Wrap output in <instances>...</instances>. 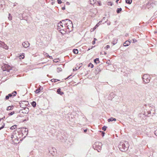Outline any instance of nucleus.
<instances>
[{"instance_id":"nucleus-57","label":"nucleus","mask_w":157,"mask_h":157,"mask_svg":"<svg viewBox=\"0 0 157 157\" xmlns=\"http://www.w3.org/2000/svg\"><path fill=\"white\" fill-rule=\"evenodd\" d=\"M70 77V76H68L66 79H68V78H69Z\"/></svg>"},{"instance_id":"nucleus-28","label":"nucleus","mask_w":157,"mask_h":157,"mask_svg":"<svg viewBox=\"0 0 157 157\" xmlns=\"http://www.w3.org/2000/svg\"><path fill=\"white\" fill-rule=\"evenodd\" d=\"M107 127L106 126H104L102 127V129L104 131H105L106 130Z\"/></svg>"},{"instance_id":"nucleus-18","label":"nucleus","mask_w":157,"mask_h":157,"mask_svg":"<svg viewBox=\"0 0 157 157\" xmlns=\"http://www.w3.org/2000/svg\"><path fill=\"white\" fill-rule=\"evenodd\" d=\"M31 104L32 106L33 107H35L36 106V102L35 101H33L31 103Z\"/></svg>"},{"instance_id":"nucleus-8","label":"nucleus","mask_w":157,"mask_h":157,"mask_svg":"<svg viewBox=\"0 0 157 157\" xmlns=\"http://www.w3.org/2000/svg\"><path fill=\"white\" fill-rule=\"evenodd\" d=\"M22 45L25 48H27L29 45V43L27 41H25L22 43Z\"/></svg>"},{"instance_id":"nucleus-23","label":"nucleus","mask_w":157,"mask_h":157,"mask_svg":"<svg viewBox=\"0 0 157 157\" xmlns=\"http://www.w3.org/2000/svg\"><path fill=\"white\" fill-rule=\"evenodd\" d=\"M121 10H122V9L121 8H117V13H119L121 11Z\"/></svg>"},{"instance_id":"nucleus-43","label":"nucleus","mask_w":157,"mask_h":157,"mask_svg":"<svg viewBox=\"0 0 157 157\" xmlns=\"http://www.w3.org/2000/svg\"><path fill=\"white\" fill-rule=\"evenodd\" d=\"M108 3H109V4H108V5H110L111 6H112V4L111 3V2H108Z\"/></svg>"},{"instance_id":"nucleus-7","label":"nucleus","mask_w":157,"mask_h":157,"mask_svg":"<svg viewBox=\"0 0 157 157\" xmlns=\"http://www.w3.org/2000/svg\"><path fill=\"white\" fill-rule=\"evenodd\" d=\"M0 47L6 49H8V47H7L6 44H5V43L1 41L0 40Z\"/></svg>"},{"instance_id":"nucleus-16","label":"nucleus","mask_w":157,"mask_h":157,"mask_svg":"<svg viewBox=\"0 0 157 157\" xmlns=\"http://www.w3.org/2000/svg\"><path fill=\"white\" fill-rule=\"evenodd\" d=\"M73 52L75 54H76L78 53V50L77 49H74Z\"/></svg>"},{"instance_id":"nucleus-10","label":"nucleus","mask_w":157,"mask_h":157,"mask_svg":"<svg viewBox=\"0 0 157 157\" xmlns=\"http://www.w3.org/2000/svg\"><path fill=\"white\" fill-rule=\"evenodd\" d=\"M130 44V42L129 40L126 41L123 44V45L124 46H127L129 45Z\"/></svg>"},{"instance_id":"nucleus-2","label":"nucleus","mask_w":157,"mask_h":157,"mask_svg":"<svg viewBox=\"0 0 157 157\" xmlns=\"http://www.w3.org/2000/svg\"><path fill=\"white\" fill-rule=\"evenodd\" d=\"M102 144L101 142H96L93 145V147L94 149L97 150L98 152H100L102 148Z\"/></svg>"},{"instance_id":"nucleus-34","label":"nucleus","mask_w":157,"mask_h":157,"mask_svg":"<svg viewBox=\"0 0 157 157\" xmlns=\"http://www.w3.org/2000/svg\"><path fill=\"white\" fill-rule=\"evenodd\" d=\"M100 132H102L101 135H102V136H104V135H105V133L104 132H103V131H100Z\"/></svg>"},{"instance_id":"nucleus-15","label":"nucleus","mask_w":157,"mask_h":157,"mask_svg":"<svg viewBox=\"0 0 157 157\" xmlns=\"http://www.w3.org/2000/svg\"><path fill=\"white\" fill-rule=\"evenodd\" d=\"M24 110H25V111H23V113H28L29 111V109L28 108H25V109H23Z\"/></svg>"},{"instance_id":"nucleus-32","label":"nucleus","mask_w":157,"mask_h":157,"mask_svg":"<svg viewBox=\"0 0 157 157\" xmlns=\"http://www.w3.org/2000/svg\"><path fill=\"white\" fill-rule=\"evenodd\" d=\"M101 22H102L101 21H99V23L96 24V26L97 27H98L99 25L100 24H101Z\"/></svg>"},{"instance_id":"nucleus-35","label":"nucleus","mask_w":157,"mask_h":157,"mask_svg":"<svg viewBox=\"0 0 157 157\" xmlns=\"http://www.w3.org/2000/svg\"><path fill=\"white\" fill-rule=\"evenodd\" d=\"M57 1L58 3L59 4L61 3L62 2L61 0H58Z\"/></svg>"},{"instance_id":"nucleus-12","label":"nucleus","mask_w":157,"mask_h":157,"mask_svg":"<svg viewBox=\"0 0 157 157\" xmlns=\"http://www.w3.org/2000/svg\"><path fill=\"white\" fill-rule=\"evenodd\" d=\"M117 40L116 39H113V40L112 41V43L113 45H114L117 43Z\"/></svg>"},{"instance_id":"nucleus-5","label":"nucleus","mask_w":157,"mask_h":157,"mask_svg":"<svg viewBox=\"0 0 157 157\" xmlns=\"http://www.w3.org/2000/svg\"><path fill=\"white\" fill-rule=\"evenodd\" d=\"M66 21H67V23H66V26L67 27V29H70V28H72L73 27V24L72 21L70 20H66Z\"/></svg>"},{"instance_id":"nucleus-33","label":"nucleus","mask_w":157,"mask_h":157,"mask_svg":"<svg viewBox=\"0 0 157 157\" xmlns=\"http://www.w3.org/2000/svg\"><path fill=\"white\" fill-rule=\"evenodd\" d=\"M56 79H53L51 80V81L52 82H55L57 81L56 80Z\"/></svg>"},{"instance_id":"nucleus-21","label":"nucleus","mask_w":157,"mask_h":157,"mask_svg":"<svg viewBox=\"0 0 157 157\" xmlns=\"http://www.w3.org/2000/svg\"><path fill=\"white\" fill-rule=\"evenodd\" d=\"M94 61L95 63H98L99 62V59L98 58H96L95 59Z\"/></svg>"},{"instance_id":"nucleus-62","label":"nucleus","mask_w":157,"mask_h":157,"mask_svg":"<svg viewBox=\"0 0 157 157\" xmlns=\"http://www.w3.org/2000/svg\"><path fill=\"white\" fill-rule=\"evenodd\" d=\"M10 13L9 14V15L10 16Z\"/></svg>"},{"instance_id":"nucleus-44","label":"nucleus","mask_w":157,"mask_h":157,"mask_svg":"<svg viewBox=\"0 0 157 157\" xmlns=\"http://www.w3.org/2000/svg\"><path fill=\"white\" fill-rule=\"evenodd\" d=\"M93 47H94L92 46V47H91L90 48H89L88 49L87 51H89V50H90L91 49H92Z\"/></svg>"},{"instance_id":"nucleus-63","label":"nucleus","mask_w":157,"mask_h":157,"mask_svg":"<svg viewBox=\"0 0 157 157\" xmlns=\"http://www.w3.org/2000/svg\"><path fill=\"white\" fill-rule=\"evenodd\" d=\"M7 71H8V70H7Z\"/></svg>"},{"instance_id":"nucleus-50","label":"nucleus","mask_w":157,"mask_h":157,"mask_svg":"<svg viewBox=\"0 0 157 157\" xmlns=\"http://www.w3.org/2000/svg\"><path fill=\"white\" fill-rule=\"evenodd\" d=\"M97 27L96 26V25L94 27V29H95Z\"/></svg>"},{"instance_id":"nucleus-4","label":"nucleus","mask_w":157,"mask_h":157,"mask_svg":"<svg viewBox=\"0 0 157 157\" xmlns=\"http://www.w3.org/2000/svg\"><path fill=\"white\" fill-rule=\"evenodd\" d=\"M150 76L147 74L144 75L142 77V79L145 83H148L150 81Z\"/></svg>"},{"instance_id":"nucleus-17","label":"nucleus","mask_w":157,"mask_h":157,"mask_svg":"<svg viewBox=\"0 0 157 157\" xmlns=\"http://www.w3.org/2000/svg\"><path fill=\"white\" fill-rule=\"evenodd\" d=\"M132 0H125V2L126 3L129 4H130L132 2Z\"/></svg>"},{"instance_id":"nucleus-42","label":"nucleus","mask_w":157,"mask_h":157,"mask_svg":"<svg viewBox=\"0 0 157 157\" xmlns=\"http://www.w3.org/2000/svg\"><path fill=\"white\" fill-rule=\"evenodd\" d=\"M92 44H94L95 43V40H93L92 42Z\"/></svg>"},{"instance_id":"nucleus-56","label":"nucleus","mask_w":157,"mask_h":157,"mask_svg":"<svg viewBox=\"0 0 157 157\" xmlns=\"http://www.w3.org/2000/svg\"><path fill=\"white\" fill-rule=\"evenodd\" d=\"M119 0H116V2L117 3Z\"/></svg>"},{"instance_id":"nucleus-47","label":"nucleus","mask_w":157,"mask_h":157,"mask_svg":"<svg viewBox=\"0 0 157 157\" xmlns=\"http://www.w3.org/2000/svg\"><path fill=\"white\" fill-rule=\"evenodd\" d=\"M8 18L10 20H11L12 19L11 17H8Z\"/></svg>"},{"instance_id":"nucleus-31","label":"nucleus","mask_w":157,"mask_h":157,"mask_svg":"<svg viewBox=\"0 0 157 157\" xmlns=\"http://www.w3.org/2000/svg\"><path fill=\"white\" fill-rule=\"evenodd\" d=\"M14 112L13 111L12 112H11L10 113H8V115L10 116L13 115L14 113Z\"/></svg>"},{"instance_id":"nucleus-41","label":"nucleus","mask_w":157,"mask_h":157,"mask_svg":"<svg viewBox=\"0 0 157 157\" xmlns=\"http://www.w3.org/2000/svg\"><path fill=\"white\" fill-rule=\"evenodd\" d=\"M47 57H48L50 59H51L52 58V56H49V55H47Z\"/></svg>"},{"instance_id":"nucleus-51","label":"nucleus","mask_w":157,"mask_h":157,"mask_svg":"<svg viewBox=\"0 0 157 157\" xmlns=\"http://www.w3.org/2000/svg\"><path fill=\"white\" fill-rule=\"evenodd\" d=\"M128 33H127L125 34V36H128Z\"/></svg>"},{"instance_id":"nucleus-9","label":"nucleus","mask_w":157,"mask_h":157,"mask_svg":"<svg viewBox=\"0 0 157 157\" xmlns=\"http://www.w3.org/2000/svg\"><path fill=\"white\" fill-rule=\"evenodd\" d=\"M28 130L25 128H22V132L24 133L27 132L26 135H27L28 133Z\"/></svg>"},{"instance_id":"nucleus-27","label":"nucleus","mask_w":157,"mask_h":157,"mask_svg":"<svg viewBox=\"0 0 157 157\" xmlns=\"http://www.w3.org/2000/svg\"><path fill=\"white\" fill-rule=\"evenodd\" d=\"M96 0H90V3L91 4H93L94 3V2H95Z\"/></svg>"},{"instance_id":"nucleus-24","label":"nucleus","mask_w":157,"mask_h":157,"mask_svg":"<svg viewBox=\"0 0 157 157\" xmlns=\"http://www.w3.org/2000/svg\"><path fill=\"white\" fill-rule=\"evenodd\" d=\"M13 107V106H9L7 107L6 109L7 110H11L12 109Z\"/></svg>"},{"instance_id":"nucleus-6","label":"nucleus","mask_w":157,"mask_h":157,"mask_svg":"<svg viewBox=\"0 0 157 157\" xmlns=\"http://www.w3.org/2000/svg\"><path fill=\"white\" fill-rule=\"evenodd\" d=\"M157 3V2L155 1L154 2V3H153V2L151 1H150L148 2V3L146 5V7L148 9H149V6H151L153 7L154 6V4H155Z\"/></svg>"},{"instance_id":"nucleus-25","label":"nucleus","mask_w":157,"mask_h":157,"mask_svg":"<svg viewBox=\"0 0 157 157\" xmlns=\"http://www.w3.org/2000/svg\"><path fill=\"white\" fill-rule=\"evenodd\" d=\"M81 67V65L79 67L77 66L76 67H75V69H73V71H75L79 69Z\"/></svg>"},{"instance_id":"nucleus-59","label":"nucleus","mask_w":157,"mask_h":157,"mask_svg":"<svg viewBox=\"0 0 157 157\" xmlns=\"http://www.w3.org/2000/svg\"><path fill=\"white\" fill-rule=\"evenodd\" d=\"M66 3L67 4H67H69V2H66Z\"/></svg>"},{"instance_id":"nucleus-52","label":"nucleus","mask_w":157,"mask_h":157,"mask_svg":"<svg viewBox=\"0 0 157 157\" xmlns=\"http://www.w3.org/2000/svg\"><path fill=\"white\" fill-rule=\"evenodd\" d=\"M108 25H110V22H109L108 23Z\"/></svg>"},{"instance_id":"nucleus-38","label":"nucleus","mask_w":157,"mask_h":157,"mask_svg":"<svg viewBox=\"0 0 157 157\" xmlns=\"http://www.w3.org/2000/svg\"><path fill=\"white\" fill-rule=\"evenodd\" d=\"M110 48V46L109 45H107L106 46V47H105V48H106V49L109 48Z\"/></svg>"},{"instance_id":"nucleus-19","label":"nucleus","mask_w":157,"mask_h":157,"mask_svg":"<svg viewBox=\"0 0 157 157\" xmlns=\"http://www.w3.org/2000/svg\"><path fill=\"white\" fill-rule=\"evenodd\" d=\"M40 88H38L37 89H36V90L35 91V92L36 94H38L40 92Z\"/></svg>"},{"instance_id":"nucleus-13","label":"nucleus","mask_w":157,"mask_h":157,"mask_svg":"<svg viewBox=\"0 0 157 157\" xmlns=\"http://www.w3.org/2000/svg\"><path fill=\"white\" fill-rule=\"evenodd\" d=\"M12 96H13V95H12V94H8V95H7L6 96L5 99L6 100H8L9 99L10 97H11Z\"/></svg>"},{"instance_id":"nucleus-49","label":"nucleus","mask_w":157,"mask_h":157,"mask_svg":"<svg viewBox=\"0 0 157 157\" xmlns=\"http://www.w3.org/2000/svg\"><path fill=\"white\" fill-rule=\"evenodd\" d=\"M106 19V18L105 17H104L103 18V20H104V21H105V20H106V19Z\"/></svg>"},{"instance_id":"nucleus-54","label":"nucleus","mask_w":157,"mask_h":157,"mask_svg":"<svg viewBox=\"0 0 157 157\" xmlns=\"http://www.w3.org/2000/svg\"><path fill=\"white\" fill-rule=\"evenodd\" d=\"M97 40V39L96 38H94V40L95 41V40Z\"/></svg>"},{"instance_id":"nucleus-60","label":"nucleus","mask_w":157,"mask_h":157,"mask_svg":"<svg viewBox=\"0 0 157 157\" xmlns=\"http://www.w3.org/2000/svg\"><path fill=\"white\" fill-rule=\"evenodd\" d=\"M106 54V53L105 52V54Z\"/></svg>"},{"instance_id":"nucleus-48","label":"nucleus","mask_w":157,"mask_h":157,"mask_svg":"<svg viewBox=\"0 0 157 157\" xmlns=\"http://www.w3.org/2000/svg\"><path fill=\"white\" fill-rule=\"evenodd\" d=\"M133 42H135L136 41V40L133 39Z\"/></svg>"},{"instance_id":"nucleus-45","label":"nucleus","mask_w":157,"mask_h":157,"mask_svg":"<svg viewBox=\"0 0 157 157\" xmlns=\"http://www.w3.org/2000/svg\"><path fill=\"white\" fill-rule=\"evenodd\" d=\"M87 131V129L84 130V132H86Z\"/></svg>"},{"instance_id":"nucleus-55","label":"nucleus","mask_w":157,"mask_h":157,"mask_svg":"<svg viewBox=\"0 0 157 157\" xmlns=\"http://www.w3.org/2000/svg\"><path fill=\"white\" fill-rule=\"evenodd\" d=\"M82 64L81 63H80L79 64V66H80L81 65V66H82Z\"/></svg>"},{"instance_id":"nucleus-20","label":"nucleus","mask_w":157,"mask_h":157,"mask_svg":"<svg viewBox=\"0 0 157 157\" xmlns=\"http://www.w3.org/2000/svg\"><path fill=\"white\" fill-rule=\"evenodd\" d=\"M66 20H68V19H66L64 20H62V22L63 23V24L65 25L66 26V23H67V21H66Z\"/></svg>"},{"instance_id":"nucleus-37","label":"nucleus","mask_w":157,"mask_h":157,"mask_svg":"<svg viewBox=\"0 0 157 157\" xmlns=\"http://www.w3.org/2000/svg\"><path fill=\"white\" fill-rule=\"evenodd\" d=\"M4 126L5 124H4L0 128V130H1L4 127Z\"/></svg>"},{"instance_id":"nucleus-61","label":"nucleus","mask_w":157,"mask_h":157,"mask_svg":"<svg viewBox=\"0 0 157 157\" xmlns=\"http://www.w3.org/2000/svg\"><path fill=\"white\" fill-rule=\"evenodd\" d=\"M57 81H59V80H58V79H57L56 80Z\"/></svg>"},{"instance_id":"nucleus-29","label":"nucleus","mask_w":157,"mask_h":157,"mask_svg":"<svg viewBox=\"0 0 157 157\" xmlns=\"http://www.w3.org/2000/svg\"><path fill=\"white\" fill-rule=\"evenodd\" d=\"M88 66L90 67L91 68H92L94 67V65L93 64H92L91 63H90L88 65Z\"/></svg>"},{"instance_id":"nucleus-11","label":"nucleus","mask_w":157,"mask_h":157,"mask_svg":"<svg viewBox=\"0 0 157 157\" xmlns=\"http://www.w3.org/2000/svg\"><path fill=\"white\" fill-rule=\"evenodd\" d=\"M61 89L60 88H58L57 90V93L60 95H62L63 94V92L61 91Z\"/></svg>"},{"instance_id":"nucleus-46","label":"nucleus","mask_w":157,"mask_h":157,"mask_svg":"<svg viewBox=\"0 0 157 157\" xmlns=\"http://www.w3.org/2000/svg\"><path fill=\"white\" fill-rule=\"evenodd\" d=\"M62 10H65V8L64 7H62Z\"/></svg>"},{"instance_id":"nucleus-53","label":"nucleus","mask_w":157,"mask_h":157,"mask_svg":"<svg viewBox=\"0 0 157 157\" xmlns=\"http://www.w3.org/2000/svg\"><path fill=\"white\" fill-rule=\"evenodd\" d=\"M148 114H150L151 113V112L150 111H148Z\"/></svg>"},{"instance_id":"nucleus-39","label":"nucleus","mask_w":157,"mask_h":157,"mask_svg":"<svg viewBox=\"0 0 157 157\" xmlns=\"http://www.w3.org/2000/svg\"><path fill=\"white\" fill-rule=\"evenodd\" d=\"M154 134L156 136H157V129L155 131Z\"/></svg>"},{"instance_id":"nucleus-26","label":"nucleus","mask_w":157,"mask_h":157,"mask_svg":"<svg viewBox=\"0 0 157 157\" xmlns=\"http://www.w3.org/2000/svg\"><path fill=\"white\" fill-rule=\"evenodd\" d=\"M17 94V92L16 91H14L13 92H12L11 94H12L13 96L14 97L16 96Z\"/></svg>"},{"instance_id":"nucleus-36","label":"nucleus","mask_w":157,"mask_h":157,"mask_svg":"<svg viewBox=\"0 0 157 157\" xmlns=\"http://www.w3.org/2000/svg\"><path fill=\"white\" fill-rule=\"evenodd\" d=\"M19 57H21L20 58L23 59L25 57V56L23 55L22 56L20 55V56H19Z\"/></svg>"},{"instance_id":"nucleus-22","label":"nucleus","mask_w":157,"mask_h":157,"mask_svg":"<svg viewBox=\"0 0 157 157\" xmlns=\"http://www.w3.org/2000/svg\"><path fill=\"white\" fill-rule=\"evenodd\" d=\"M17 125H13L12 127L10 128V129L11 130H13L17 128Z\"/></svg>"},{"instance_id":"nucleus-40","label":"nucleus","mask_w":157,"mask_h":157,"mask_svg":"<svg viewBox=\"0 0 157 157\" xmlns=\"http://www.w3.org/2000/svg\"><path fill=\"white\" fill-rule=\"evenodd\" d=\"M5 118V116H4L3 117H2V118L0 119V121H1L2 120H4Z\"/></svg>"},{"instance_id":"nucleus-58","label":"nucleus","mask_w":157,"mask_h":157,"mask_svg":"<svg viewBox=\"0 0 157 157\" xmlns=\"http://www.w3.org/2000/svg\"><path fill=\"white\" fill-rule=\"evenodd\" d=\"M3 70L4 71H7V70H6V69H5V70L4 69V70Z\"/></svg>"},{"instance_id":"nucleus-30","label":"nucleus","mask_w":157,"mask_h":157,"mask_svg":"<svg viewBox=\"0 0 157 157\" xmlns=\"http://www.w3.org/2000/svg\"><path fill=\"white\" fill-rule=\"evenodd\" d=\"M62 70V69L60 67H58L57 68V71L58 72H60Z\"/></svg>"},{"instance_id":"nucleus-3","label":"nucleus","mask_w":157,"mask_h":157,"mask_svg":"<svg viewBox=\"0 0 157 157\" xmlns=\"http://www.w3.org/2000/svg\"><path fill=\"white\" fill-rule=\"evenodd\" d=\"M63 23L62 22L60 21L59 23L58 24L57 26V29L61 33H64L66 31H64L63 29L61 28H63Z\"/></svg>"},{"instance_id":"nucleus-14","label":"nucleus","mask_w":157,"mask_h":157,"mask_svg":"<svg viewBox=\"0 0 157 157\" xmlns=\"http://www.w3.org/2000/svg\"><path fill=\"white\" fill-rule=\"evenodd\" d=\"M116 121V118H113V117H111L108 120V122H109L110 121Z\"/></svg>"},{"instance_id":"nucleus-1","label":"nucleus","mask_w":157,"mask_h":157,"mask_svg":"<svg viewBox=\"0 0 157 157\" xmlns=\"http://www.w3.org/2000/svg\"><path fill=\"white\" fill-rule=\"evenodd\" d=\"M128 147V142L125 141L120 142L118 145L119 148L122 151H124L127 150Z\"/></svg>"}]
</instances>
